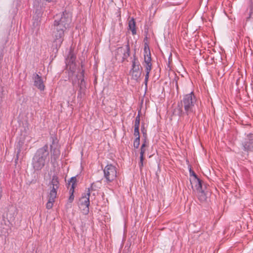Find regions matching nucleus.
Masks as SVG:
<instances>
[{"label": "nucleus", "instance_id": "1", "mask_svg": "<svg viewBox=\"0 0 253 253\" xmlns=\"http://www.w3.org/2000/svg\"><path fill=\"white\" fill-rule=\"evenodd\" d=\"M71 22V14L66 11L63 12L60 17L56 16L54 21L52 32L53 38V46L56 49L59 48L63 41L64 32Z\"/></svg>", "mask_w": 253, "mask_h": 253}, {"label": "nucleus", "instance_id": "2", "mask_svg": "<svg viewBox=\"0 0 253 253\" xmlns=\"http://www.w3.org/2000/svg\"><path fill=\"white\" fill-rule=\"evenodd\" d=\"M196 99L193 92L184 96L182 105L187 114L195 112L196 107Z\"/></svg>", "mask_w": 253, "mask_h": 253}, {"label": "nucleus", "instance_id": "3", "mask_svg": "<svg viewBox=\"0 0 253 253\" xmlns=\"http://www.w3.org/2000/svg\"><path fill=\"white\" fill-rule=\"evenodd\" d=\"M130 47L128 43L124 46L117 48L116 50V58L117 60L124 62L129 56Z\"/></svg>", "mask_w": 253, "mask_h": 253}, {"label": "nucleus", "instance_id": "4", "mask_svg": "<svg viewBox=\"0 0 253 253\" xmlns=\"http://www.w3.org/2000/svg\"><path fill=\"white\" fill-rule=\"evenodd\" d=\"M59 188V181L58 177L56 176L52 177L50 183V192L48 195V199L55 201L57 197V190Z\"/></svg>", "mask_w": 253, "mask_h": 253}, {"label": "nucleus", "instance_id": "5", "mask_svg": "<svg viewBox=\"0 0 253 253\" xmlns=\"http://www.w3.org/2000/svg\"><path fill=\"white\" fill-rule=\"evenodd\" d=\"M104 173L107 181H113L117 177L116 168L112 165H108L104 169Z\"/></svg>", "mask_w": 253, "mask_h": 253}, {"label": "nucleus", "instance_id": "6", "mask_svg": "<svg viewBox=\"0 0 253 253\" xmlns=\"http://www.w3.org/2000/svg\"><path fill=\"white\" fill-rule=\"evenodd\" d=\"M89 196L90 193L88 191L87 193L84 196H83L79 200V206L84 214H87L89 212Z\"/></svg>", "mask_w": 253, "mask_h": 253}, {"label": "nucleus", "instance_id": "7", "mask_svg": "<svg viewBox=\"0 0 253 253\" xmlns=\"http://www.w3.org/2000/svg\"><path fill=\"white\" fill-rule=\"evenodd\" d=\"M136 60L135 56L134 55V59L132 61V68L130 72V74L132 79L138 81L140 78L141 72L140 70L139 64L138 62H136Z\"/></svg>", "mask_w": 253, "mask_h": 253}, {"label": "nucleus", "instance_id": "8", "mask_svg": "<svg viewBox=\"0 0 253 253\" xmlns=\"http://www.w3.org/2000/svg\"><path fill=\"white\" fill-rule=\"evenodd\" d=\"M193 190L195 191L198 199L201 202H205L206 200L207 196L205 192L202 189L201 182L193 185L192 188Z\"/></svg>", "mask_w": 253, "mask_h": 253}, {"label": "nucleus", "instance_id": "9", "mask_svg": "<svg viewBox=\"0 0 253 253\" xmlns=\"http://www.w3.org/2000/svg\"><path fill=\"white\" fill-rule=\"evenodd\" d=\"M77 179L76 177H72L68 182V189H69L70 197L68 199V203L71 204L74 199V189L76 186Z\"/></svg>", "mask_w": 253, "mask_h": 253}, {"label": "nucleus", "instance_id": "10", "mask_svg": "<svg viewBox=\"0 0 253 253\" xmlns=\"http://www.w3.org/2000/svg\"><path fill=\"white\" fill-rule=\"evenodd\" d=\"M51 156L54 158L59 157L60 151L59 150L58 142L56 138H52V143L50 145Z\"/></svg>", "mask_w": 253, "mask_h": 253}, {"label": "nucleus", "instance_id": "11", "mask_svg": "<svg viewBox=\"0 0 253 253\" xmlns=\"http://www.w3.org/2000/svg\"><path fill=\"white\" fill-rule=\"evenodd\" d=\"M34 84L41 90L44 89L45 86L41 76L36 74L33 75Z\"/></svg>", "mask_w": 253, "mask_h": 253}, {"label": "nucleus", "instance_id": "12", "mask_svg": "<svg viewBox=\"0 0 253 253\" xmlns=\"http://www.w3.org/2000/svg\"><path fill=\"white\" fill-rule=\"evenodd\" d=\"M48 155V146L44 145L43 147L39 149L36 153V156L38 158H46Z\"/></svg>", "mask_w": 253, "mask_h": 253}, {"label": "nucleus", "instance_id": "13", "mask_svg": "<svg viewBox=\"0 0 253 253\" xmlns=\"http://www.w3.org/2000/svg\"><path fill=\"white\" fill-rule=\"evenodd\" d=\"M188 169L189 170V174L190 176H193V179L190 180L191 184L192 185V187L193 188V185L197 184L201 182L200 180L197 177V175L195 173V172L192 169L191 167L190 166H188Z\"/></svg>", "mask_w": 253, "mask_h": 253}, {"label": "nucleus", "instance_id": "14", "mask_svg": "<svg viewBox=\"0 0 253 253\" xmlns=\"http://www.w3.org/2000/svg\"><path fill=\"white\" fill-rule=\"evenodd\" d=\"M145 54H144V65H152L151 64V54L149 49H147L146 47H145Z\"/></svg>", "mask_w": 253, "mask_h": 253}, {"label": "nucleus", "instance_id": "15", "mask_svg": "<svg viewBox=\"0 0 253 253\" xmlns=\"http://www.w3.org/2000/svg\"><path fill=\"white\" fill-rule=\"evenodd\" d=\"M139 125H140V117L139 116H138L136 117L135 120L134 135H138V134L139 133Z\"/></svg>", "mask_w": 253, "mask_h": 253}, {"label": "nucleus", "instance_id": "16", "mask_svg": "<svg viewBox=\"0 0 253 253\" xmlns=\"http://www.w3.org/2000/svg\"><path fill=\"white\" fill-rule=\"evenodd\" d=\"M129 29L131 31L132 35L136 34L135 23L134 19H131L128 22Z\"/></svg>", "mask_w": 253, "mask_h": 253}, {"label": "nucleus", "instance_id": "17", "mask_svg": "<svg viewBox=\"0 0 253 253\" xmlns=\"http://www.w3.org/2000/svg\"><path fill=\"white\" fill-rule=\"evenodd\" d=\"M36 160L34 162V167L36 169H41L43 166V159H36Z\"/></svg>", "mask_w": 253, "mask_h": 253}, {"label": "nucleus", "instance_id": "18", "mask_svg": "<svg viewBox=\"0 0 253 253\" xmlns=\"http://www.w3.org/2000/svg\"><path fill=\"white\" fill-rule=\"evenodd\" d=\"M80 78L79 79V83L81 88H83L85 86V82L84 81V79H83V75L82 73H81L79 75Z\"/></svg>", "mask_w": 253, "mask_h": 253}, {"label": "nucleus", "instance_id": "19", "mask_svg": "<svg viewBox=\"0 0 253 253\" xmlns=\"http://www.w3.org/2000/svg\"><path fill=\"white\" fill-rule=\"evenodd\" d=\"M147 146L146 142L145 141L144 143L142 145L141 147V152H140V158H143L144 157V153L146 150V147Z\"/></svg>", "mask_w": 253, "mask_h": 253}, {"label": "nucleus", "instance_id": "20", "mask_svg": "<svg viewBox=\"0 0 253 253\" xmlns=\"http://www.w3.org/2000/svg\"><path fill=\"white\" fill-rule=\"evenodd\" d=\"M134 135L136 137V138H135V139L134 141V143H133L134 147L137 148L139 145V141H140L139 133L138 134V135Z\"/></svg>", "mask_w": 253, "mask_h": 253}, {"label": "nucleus", "instance_id": "21", "mask_svg": "<svg viewBox=\"0 0 253 253\" xmlns=\"http://www.w3.org/2000/svg\"><path fill=\"white\" fill-rule=\"evenodd\" d=\"M75 60V58L74 57H73V56H72L71 57V60H72V63L71 65H69V62H70V60L69 61V62H68V61H67V68H69V69L71 70V69L72 68V70L74 69V67L75 66V64L74 63V61Z\"/></svg>", "mask_w": 253, "mask_h": 253}, {"label": "nucleus", "instance_id": "22", "mask_svg": "<svg viewBox=\"0 0 253 253\" xmlns=\"http://www.w3.org/2000/svg\"><path fill=\"white\" fill-rule=\"evenodd\" d=\"M54 201L50 200L48 199V202L46 204V208L47 209H51L53 205V203H54Z\"/></svg>", "mask_w": 253, "mask_h": 253}, {"label": "nucleus", "instance_id": "23", "mask_svg": "<svg viewBox=\"0 0 253 253\" xmlns=\"http://www.w3.org/2000/svg\"><path fill=\"white\" fill-rule=\"evenodd\" d=\"M146 73H149L152 69V65H144Z\"/></svg>", "mask_w": 253, "mask_h": 253}, {"label": "nucleus", "instance_id": "24", "mask_svg": "<svg viewBox=\"0 0 253 253\" xmlns=\"http://www.w3.org/2000/svg\"><path fill=\"white\" fill-rule=\"evenodd\" d=\"M149 73H146V74L145 75V82H144L146 86H147V83H148V79H149Z\"/></svg>", "mask_w": 253, "mask_h": 253}, {"label": "nucleus", "instance_id": "25", "mask_svg": "<svg viewBox=\"0 0 253 253\" xmlns=\"http://www.w3.org/2000/svg\"><path fill=\"white\" fill-rule=\"evenodd\" d=\"M141 131L144 135V136H145V137H146V130L145 129L144 127H143L142 128V129H141Z\"/></svg>", "mask_w": 253, "mask_h": 253}, {"label": "nucleus", "instance_id": "26", "mask_svg": "<svg viewBox=\"0 0 253 253\" xmlns=\"http://www.w3.org/2000/svg\"><path fill=\"white\" fill-rule=\"evenodd\" d=\"M143 159H141L140 160L139 164L140 167H142L143 166Z\"/></svg>", "mask_w": 253, "mask_h": 253}, {"label": "nucleus", "instance_id": "27", "mask_svg": "<svg viewBox=\"0 0 253 253\" xmlns=\"http://www.w3.org/2000/svg\"><path fill=\"white\" fill-rule=\"evenodd\" d=\"M47 0L49 1V2L50 1H56V0Z\"/></svg>", "mask_w": 253, "mask_h": 253}]
</instances>
